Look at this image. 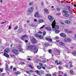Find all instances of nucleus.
Returning a JSON list of instances; mask_svg holds the SVG:
<instances>
[{
    "label": "nucleus",
    "mask_w": 76,
    "mask_h": 76,
    "mask_svg": "<svg viewBox=\"0 0 76 76\" xmlns=\"http://www.w3.org/2000/svg\"><path fill=\"white\" fill-rule=\"evenodd\" d=\"M28 49V50H34V54H36L37 53V51H38V49L37 47V46H29L27 47Z\"/></svg>",
    "instance_id": "nucleus-1"
},
{
    "label": "nucleus",
    "mask_w": 76,
    "mask_h": 76,
    "mask_svg": "<svg viewBox=\"0 0 76 76\" xmlns=\"http://www.w3.org/2000/svg\"><path fill=\"white\" fill-rule=\"evenodd\" d=\"M45 39L46 40H47V41H50L51 42H52V39H50L49 38H48L46 37H45Z\"/></svg>",
    "instance_id": "nucleus-7"
},
{
    "label": "nucleus",
    "mask_w": 76,
    "mask_h": 76,
    "mask_svg": "<svg viewBox=\"0 0 76 76\" xmlns=\"http://www.w3.org/2000/svg\"><path fill=\"white\" fill-rule=\"evenodd\" d=\"M18 26H16L14 28V30H16V29H18Z\"/></svg>",
    "instance_id": "nucleus-44"
},
{
    "label": "nucleus",
    "mask_w": 76,
    "mask_h": 76,
    "mask_svg": "<svg viewBox=\"0 0 76 76\" xmlns=\"http://www.w3.org/2000/svg\"><path fill=\"white\" fill-rule=\"evenodd\" d=\"M21 73V72L18 71L17 72H15V75H19V74H20Z\"/></svg>",
    "instance_id": "nucleus-20"
},
{
    "label": "nucleus",
    "mask_w": 76,
    "mask_h": 76,
    "mask_svg": "<svg viewBox=\"0 0 76 76\" xmlns=\"http://www.w3.org/2000/svg\"><path fill=\"white\" fill-rule=\"evenodd\" d=\"M4 56L6 57H9V55H8L6 53H4Z\"/></svg>",
    "instance_id": "nucleus-16"
},
{
    "label": "nucleus",
    "mask_w": 76,
    "mask_h": 76,
    "mask_svg": "<svg viewBox=\"0 0 76 76\" xmlns=\"http://www.w3.org/2000/svg\"><path fill=\"white\" fill-rule=\"evenodd\" d=\"M19 32L20 33V32H22V29H20V30H19Z\"/></svg>",
    "instance_id": "nucleus-52"
},
{
    "label": "nucleus",
    "mask_w": 76,
    "mask_h": 76,
    "mask_svg": "<svg viewBox=\"0 0 76 76\" xmlns=\"http://www.w3.org/2000/svg\"><path fill=\"white\" fill-rule=\"evenodd\" d=\"M27 37V35H26V34L23 35L22 37L21 38L22 39V40H24V39H25V37Z\"/></svg>",
    "instance_id": "nucleus-12"
},
{
    "label": "nucleus",
    "mask_w": 76,
    "mask_h": 76,
    "mask_svg": "<svg viewBox=\"0 0 76 76\" xmlns=\"http://www.w3.org/2000/svg\"><path fill=\"white\" fill-rule=\"evenodd\" d=\"M18 49L20 52H21V51H22V52L23 53H24V51H25V50L21 48H18Z\"/></svg>",
    "instance_id": "nucleus-15"
},
{
    "label": "nucleus",
    "mask_w": 76,
    "mask_h": 76,
    "mask_svg": "<svg viewBox=\"0 0 76 76\" xmlns=\"http://www.w3.org/2000/svg\"><path fill=\"white\" fill-rule=\"evenodd\" d=\"M64 31L66 32H67L68 33L69 32V30H68V29H65Z\"/></svg>",
    "instance_id": "nucleus-33"
},
{
    "label": "nucleus",
    "mask_w": 76,
    "mask_h": 76,
    "mask_svg": "<svg viewBox=\"0 0 76 76\" xmlns=\"http://www.w3.org/2000/svg\"><path fill=\"white\" fill-rule=\"evenodd\" d=\"M68 12L67 11L64 10L63 12L62 13L64 16H65L66 17H68L69 16V14H68Z\"/></svg>",
    "instance_id": "nucleus-4"
},
{
    "label": "nucleus",
    "mask_w": 76,
    "mask_h": 76,
    "mask_svg": "<svg viewBox=\"0 0 76 76\" xmlns=\"http://www.w3.org/2000/svg\"><path fill=\"white\" fill-rule=\"evenodd\" d=\"M48 19H50V21L51 22L53 20V19H54V18H53V17L52 16H48Z\"/></svg>",
    "instance_id": "nucleus-6"
},
{
    "label": "nucleus",
    "mask_w": 76,
    "mask_h": 76,
    "mask_svg": "<svg viewBox=\"0 0 76 76\" xmlns=\"http://www.w3.org/2000/svg\"><path fill=\"white\" fill-rule=\"evenodd\" d=\"M60 23H61V24H62V25H64V23L63 22V21H60Z\"/></svg>",
    "instance_id": "nucleus-40"
},
{
    "label": "nucleus",
    "mask_w": 76,
    "mask_h": 76,
    "mask_svg": "<svg viewBox=\"0 0 76 76\" xmlns=\"http://www.w3.org/2000/svg\"><path fill=\"white\" fill-rule=\"evenodd\" d=\"M42 62V63H45V61L43 60Z\"/></svg>",
    "instance_id": "nucleus-57"
},
{
    "label": "nucleus",
    "mask_w": 76,
    "mask_h": 76,
    "mask_svg": "<svg viewBox=\"0 0 76 76\" xmlns=\"http://www.w3.org/2000/svg\"><path fill=\"white\" fill-rule=\"evenodd\" d=\"M33 5V4H32V2H30L29 4V5L30 6H32Z\"/></svg>",
    "instance_id": "nucleus-35"
},
{
    "label": "nucleus",
    "mask_w": 76,
    "mask_h": 76,
    "mask_svg": "<svg viewBox=\"0 0 76 76\" xmlns=\"http://www.w3.org/2000/svg\"><path fill=\"white\" fill-rule=\"evenodd\" d=\"M12 52L15 54H18V51L16 50H12Z\"/></svg>",
    "instance_id": "nucleus-11"
},
{
    "label": "nucleus",
    "mask_w": 76,
    "mask_h": 76,
    "mask_svg": "<svg viewBox=\"0 0 76 76\" xmlns=\"http://www.w3.org/2000/svg\"><path fill=\"white\" fill-rule=\"evenodd\" d=\"M44 11L46 13H48V10L47 9H45Z\"/></svg>",
    "instance_id": "nucleus-21"
},
{
    "label": "nucleus",
    "mask_w": 76,
    "mask_h": 76,
    "mask_svg": "<svg viewBox=\"0 0 76 76\" xmlns=\"http://www.w3.org/2000/svg\"><path fill=\"white\" fill-rule=\"evenodd\" d=\"M45 27V25H43L41 27H40V29H42V28H44Z\"/></svg>",
    "instance_id": "nucleus-36"
},
{
    "label": "nucleus",
    "mask_w": 76,
    "mask_h": 76,
    "mask_svg": "<svg viewBox=\"0 0 76 76\" xmlns=\"http://www.w3.org/2000/svg\"><path fill=\"white\" fill-rule=\"evenodd\" d=\"M47 75L48 76H51V74H47Z\"/></svg>",
    "instance_id": "nucleus-56"
},
{
    "label": "nucleus",
    "mask_w": 76,
    "mask_h": 76,
    "mask_svg": "<svg viewBox=\"0 0 76 76\" xmlns=\"http://www.w3.org/2000/svg\"><path fill=\"white\" fill-rule=\"evenodd\" d=\"M34 21H35V22H37V20L35 19L34 20Z\"/></svg>",
    "instance_id": "nucleus-60"
},
{
    "label": "nucleus",
    "mask_w": 76,
    "mask_h": 76,
    "mask_svg": "<svg viewBox=\"0 0 76 76\" xmlns=\"http://www.w3.org/2000/svg\"><path fill=\"white\" fill-rule=\"evenodd\" d=\"M28 60L29 61H31V58H29L28 59Z\"/></svg>",
    "instance_id": "nucleus-59"
},
{
    "label": "nucleus",
    "mask_w": 76,
    "mask_h": 76,
    "mask_svg": "<svg viewBox=\"0 0 76 76\" xmlns=\"http://www.w3.org/2000/svg\"><path fill=\"white\" fill-rule=\"evenodd\" d=\"M67 39L68 41L69 42V41H71V39H70L69 38H67Z\"/></svg>",
    "instance_id": "nucleus-42"
},
{
    "label": "nucleus",
    "mask_w": 76,
    "mask_h": 76,
    "mask_svg": "<svg viewBox=\"0 0 76 76\" xmlns=\"http://www.w3.org/2000/svg\"><path fill=\"white\" fill-rule=\"evenodd\" d=\"M39 64L40 66H42V65H43V64L42 63H39Z\"/></svg>",
    "instance_id": "nucleus-41"
},
{
    "label": "nucleus",
    "mask_w": 76,
    "mask_h": 76,
    "mask_svg": "<svg viewBox=\"0 0 76 76\" xmlns=\"http://www.w3.org/2000/svg\"><path fill=\"white\" fill-rule=\"evenodd\" d=\"M8 50H9V49H7L4 50V51L6 53H8Z\"/></svg>",
    "instance_id": "nucleus-27"
},
{
    "label": "nucleus",
    "mask_w": 76,
    "mask_h": 76,
    "mask_svg": "<svg viewBox=\"0 0 76 76\" xmlns=\"http://www.w3.org/2000/svg\"><path fill=\"white\" fill-rule=\"evenodd\" d=\"M45 34H46V32H45V31H44L43 32V35L44 36L45 35Z\"/></svg>",
    "instance_id": "nucleus-43"
},
{
    "label": "nucleus",
    "mask_w": 76,
    "mask_h": 76,
    "mask_svg": "<svg viewBox=\"0 0 76 76\" xmlns=\"http://www.w3.org/2000/svg\"><path fill=\"white\" fill-rule=\"evenodd\" d=\"M38 33H39V34H42V32L41 31H39L38 32Z\"/></svg>",
    "instance_id": "nucleus-45"
},
{
    "label": "nucleus",
    "mask_w": 76,
    "mask_h": 76,
    "mask_svg": "<svg viewBox=\"0 0 76 76\" xmlns=\"http://www.w3.org/2000/svg\"><path fill=\"white\" fill-rule=\"evenodd\" d=\"M8 29H11V26H9Z\"/></svg>",
    "instance_id": "nucleus-55"
},
{
    "label": "nucleus",
    "mask_w": 76,
    "mask_h": 76,
    "mask_svg": "<svg viewBox=\"0 0 76 76\" xmlns=\"http://www.w3.org/2000/svg\"><path fill=\"white\" fill-rule=\"evenodd\" d=\"M72 53L73 54V56H76V52L75 51H74L72 52Z\"/></svg>",
    "instance_id": "nucleus-22"
},
{
    "label": "nucleus",
    "mask_w": 76,
    "mask_h": 76,
    "mask_svg": "<svg viewBox=\"0 0 76 76\" xmlns=\"http://www.w3.org/2000/svg\"><path fill=\"white\" fill-rule=\"evenodd\" d=\"M6 45H9V44H8V43H6Z\"/></svg>",
    "instance_id": "nucleus-63"
},
{
    "label": "nucleus",
    "mask_w": 76,
    "mask_h": 76,
    "mask_svg": "<svg viewBox=\"0 0 76 76\" xmlns=\"http://www.w3.org/2000/svg\"><path fill=\"white\" fill-rule=\"evenodd\" d=\"M72 31H69V32L68 33H72Z\"/></svg>",
    "instance_id": "nucleus-58"
},
{
    "label": "nucleus",
    "mask_w": 76,
    "mask_h": 76,
    "mask_svg": "<svg viewBox=\"0 0 76 76\" xmlns=\"http://www.w3.org/2000/svg\"><path fill=\"white\" fill-rule=\"evenodd\" d=\"M36 40H35V39L34 37L33 38L32 40V42H33V43H35L36 42Z\"/></svg>",
    "instance_id": "nucleus-17"
},
{
    "label": "nucleus",
    "mask_w": 76,
    "mask_h": 76,
    "mask_svg": "<svg viewBox=\"0 0 76 76\" xmlns=\"http://www.w3.org/2000/svg\"><path fill=\"white\" fill-rule=\"evenodd\" d=\"M1 72H3V70L2 69H0Z\"/></svg>",
    "instance_id": "nucleus-61"
},
{
    "label": "nucleus",
    "mask_w": 76,
    "mask_h": 76,
    "mask_svg": "<svg viewBox=\"0 0 76 76\" xmlns=\"http://www.w3.org/2000/svg\"><path fill=\"white\" fill-rule=\"evenodd\" d=\"M65 22L66 24H69L70 23V21H69V20H66L65 21Z\"/></svg>",
    "instance_id": "nucleus-14"
},
{
    "label": "nucleus",
    "mask_w": 76,
    "mask_h": 76,
    "mask_svg": "<svg viewBox=\"0 0 76 76\" xmlns=\"http://www.w3.org/2000/svg\"><path fill=\"white\" fill-rule=\"evenodd\" d=\"M70 73L71 75H73V71L72 70H71L70 71Z\"/></svg>",
    "instance_id": "nucleus-30"
},
{
    "label": "nucleus",
    "mask_w": 76,
    "mask_h": 76,
    "mask_svg": "<svg viewBox=\"0 0 76 76\" xmlns=\"http://www.w3.org/2000/svg\"><path fill=\"white\" fill-rule=\"evenodd\" d=\"M34 72V71L32 70H29L28 71H26V73H28V74H29V73H30V72Z\"/></svg>",
    "instance_id": "nucleus-18"
},
{
    "label": "nucleus",
    "mask_w": 76,
    "mask_h": 76,
    "mask_svg": "<svg viewBox=\"0 0 76 76\" xmlns=\"http://www.w3.org/2000/svg\"><path fill=\"white\" fill-rule=\"evenodd\" d=\"M57 10H58V11H60V8H57Z\"/></svg>",
    "instance_id": "nucleus-53"
},
{
    "label": "nucleus",
    "mask_w": 76,
    "mask_h": 76,
    "mask_svg": "<svg viewBox=\"0 0 76 76\" xmlns=\"http://www.w3.org/2000/svg\"><path fill=\"white\" fill-rule=\"evenodd\" d=\"M37 67L38 69H39V70H41V69H42V67H41L40 66L38 65L37 66Z\"/></svg>",
    "instance_id": "nucleus-19"
},
{
    "label": "nucleus",
    "mask_w": 76,
    "mask_h": 76,
    "mask_svg": "<svg viewBox=\"0 0 76 76\" xmlns=\"http://www.w3.org/2000/svg\"><path fill=\"white\" fill-rule=\"evenodd\" d=\"M52 51H51V49H49L48 52L49 53H50V54H52Z\"/></svg>",
    "instance_id": "nucleus-31"
},
{
    "label": "nucleus",
    "mask_w": 76,
    "mask_h": 76,
    "mask_svg": "<svg viewBox=\"0 0 76 76\" xmlns=\"http://www.w3.org/2000/svg\"><path fill=\"white\" fill-rule=\"evenodd\" d=\"M28 58H32V56H28L27 57Z\"/></svg>",
    "instance_id": "nucleus-46"
},
{
    "label": "nucleus",
    "mask_w": 76,
    "mask_h": 76,
    "mask_svg": "<svg viewBox=\"0 0 76 76\" xmlns=\"http://www.w3.org/2000/svg\"><path fill=\"white\" fill-rule=\"evenodd\" d=\"M16 70V68H14L13 69V70L14 71H15V70Z\"/></svg>",
    "instance_id": "nucleus-48"
},
{
    "label": "nucleus",
    "mask_w": 76,
    "mask_h": 76,
    "mask_svg": "<svg viewBox=\"0 0 76 76\" xmlns=\"http://www.w3.org/2000/svg\"><path fill=\"white\" fill-rule=\"evenodd\" d=\"M51 26L52 28V31H55L57 29L59 28V26H56V21L55 20L53 21L52 23L51 24Z\"/></svg>",
    "instance_id": "nucleus-2"
},
{
    "label": "nucleus",
    "mask_w": 76,
    "mask_h": 76,
    "mask_svg": "<svg viewBox=\"0 0 76 76\" xmlns=\"http://www.w3.org/2000/svg\"><path fill=\"white\" fill-rule=\"evenodd\" d=\"M69 63L70 64V67H73V66L72 65V63H71V62H70Z\"/></svg>",
    "instance_id": "nucleus-34"
},
{
    "label": "nucleus",
    "mask_w": 76,
    "mask_h": 76,
    "mask_svg": "<svg viewBox=\"0 0 76 76\" xmlns=\"http://www.w3.org/2000/svg\"><path fill=\"white\" fill-rule=\"evenodd\" d=\"M53 76H57V75H56L55 74H53Z\"/></svg>",
    "instance_id": "nucleus-64"
},
{
    "label": "nucleus",
    "mask_w": 76,
    "mask_h": 76,
    "mask_svg": "<svg viewBox=\"0 0 76 76\" xmlns=\"http://www.w3.org/2000/svg\"><path fill=\"white\" fill-rule=\"evenodd\" d=\"M40 72L42 74H44V71H41Z\"/></svg>",
    "instance_id": "nucleus-37"
},
{
    "label": "nucleus",
    "mask_w": 76,
    "mask_h": 76,
    "mask_svg": "<svg viewBox=\"0 0 76 76\" xmlns=\"http://www.w3.org/2000/svg\"><path fill=\"white\" fill-rule=\"evenodd\" d=\"M60 32V31L57 29L55 30V33L56 34H58Z\"/></svg>",
    "instance_id": "nucleus-23"
},
{
    "label": "nucleus",
    "mask_w": 76,
    "mask_h": 76,
    "mask_svg": "<svg viewBox=\"0 0 76 76\" xmlns=\"http://www.w3.org/2000/svg\"><path fill=\"white\" fill-rule=\"evenodd\" d=\"M34 8L33 7L30 8H29L27 11V13L28 15H29L30 14H31V13L33 12Z\"/></svg>",
    "instance_id": "nucleus-3"
},
{
    "label": "nucleus",
    "mask_w": 76,
    "mask_h": 76,
    "mask_svg": "<svg viewBox=\"0 0 76 76\" xmlns=\"http://www.w3.org/2000/svg\"><path fill=\"white\" fill-rule=\"evenodd\" d=\"M42 68H43V69H45V68L44 66H42Z\"/></svg>",
    "instance_id": "nucleus-62"
},
{
    "label": "nucleus",
    "mask_w": 76,
    "mask_h": 76,
    "mask_svg": "<svg viewBox=\"0 0 76 76\" xmlns=\"http://www.w3.org/2000/svg\"><path fill=\"white\" fill-rule=\"evenodd\" d=\"M37 22L38 23H42V22H44V21L43 20L39 19L37 20Z\"/></svg>",
    "instance_id": "nucleus-9"
},
{
    "label": "nucleus",
    "mask_w": 76,
    "mask_h": 76,
    "mask_svg": "<svg viewBox=\"0 0 76 76\" xmlns=\"http://www.w3.org/2000/svg\"><path fill=\"white\" fill-rule=\"evenodd\" d=\"M57 52L58 53V54L57 55H60V51L58 50H57Z\"/></svg>",
    "instance_id": "nucleus-29"
},
{
    "label": "nucleus",
    "mask_w": 76,
    "mask_h": 76,
    "mask_svg": "<svg viewBox=\"0 0 76 76\" xmlns=\"http://www.w3.org/2000/svg\"><path fill=\"white\" fill-rule=\"evenodd\" d=\"M25 42H28V41L27 40H25Z\"/></svg>",
    "instance_id": "nucleus-54"
},
{
    "label": "nucleus",
    "mask_w": 76,
    "mask_h": 76,
    "mask_svg": "<svg viewBox=\"0 0 76 76\" xmlns=\"http://www.w3.org/2000/svg\"><path fill=\"white\" fill-rule=\"evenodd\" d=\"M31 26H32L33 27H35V25L34 23H33L30 25Z\"/></svg>",
    "instance_id": "nucleus-25"
},
{
    "label": "nucleus",
    "mask_w": 76,
    "mask_h": 76,
    "mask_svg": "<svg viewBox=\"0 0 76 76\" xmlns=\"http://www.w3.org/2000/svg\"><path fill=\"white\" fill-rule=\"evenodd\" d=\"M64 41L65 42H67L68 41L67 39H64Z\"/></svg>",
    "instance_id": "nucleus-39"
},
{
    "label": "nucleus",
    "mask_w": 76,
    "mask_h": 76,
    "mask_svg": "<svg viewBox=\"0 0 76 76\" xmlns=\"http://www.w3.org/2000/svg\"><path fill=\"white\" fill-rule=\"evenodd\" d=\"M68 10H69V12L70 13H72V10H71V9L69 8L68 9Z\"/></svg>",
    "instance_id": "nucleus-28"
},
{
    "label": "nucleus",
    "mask_w": 76,
    "mask_h": 76,
    "mask_svg": "<svg viewBox=\"0 0 76 76\" xmlns=\"http://www.w3.org/2000/svg\"><path fill=\"white\" fill-rule=\"evenodd\" d=\"M40 73V72H39L38 71V70H37V73L38 74L39 73Z\"/></svg>",
    "instance_id": "nucleus-47"
},
{
    "label": "nucleus",
    "mask_w": 76,
    "mask_h": 76,
    "mask_svg": "<svg viewBox=\"0 0 76 76\" xmlns=\"http://www.w3.org/2000/svg\"><path fill=\"white\" fill-rule=\"evenodd\" d=\"M62 68V67L61 66H59V69H61Z\"/></svg>",
    "instance_id": "nucleus-49"
},
{
    "label": "nucleus",
    "mask_w": 76,
    "mask_h": 76,
    "mask_svg": "<svg viewBox=\"0 0 76 76\" xmlns=\"http://www.w3.org/2000/svg\"><path fill=\"white\" fill-rule=\"evenodd\" d=\"M45 29H47V30H48V31H51V28L49 27H46Z\"/></svg>",
    "instance_id": "nucleus-13"
},
{
    "label": "nucleus",
    "mask_w": 76,
    "mask_h": 76,
    "mask_svg": "<svg viewBox=\"0 0 76 76\" xmlns=\"http://www.w3.org/2000/svg\"><path fill=\"white\" fill-rule=\"evenodd\" d=\"M7 22V21H5L4 22H3L1 23V24H4V23H6Z\"/></svg>",
    "instance_id": "nucleus-38"
},
{
    "label": "nucleus",
    "mask_w": 76,
    "mask_h": 76,
    "mask_svg": "<svg viewBox=\"0 0 76 76\" xmlns=\"http://www.w3.org/2000/svg\"><path fill=\"white\" fill-rule=\"evenodd\" d=\"M38 16H39L38 12H36L34 15V17H35V18H37V17H38Z\"/></svg>",
    "instance_id": "nucleus-10"
},
{
    "label": "nucleus",
    "mask_w": 76,
    "mask_h": 76,
    "mask_svg": "<svg viewBox=\"0 0 76 76\" xmlns=\"http://www.w3.org/2000/svg\"><path fill=\"white\" fill-rule=\"evenodd\" d=\"M59 64H60V65L62 64V63H61V61H60L59 62Z\"/></svg>",
    "instance_id": "nucleus-51"
},
{
    "label": "nucleus",
    "mask_w": 76,
    "mask_h": 76,
    "mask_svg": "<svg viewBox=\"0 0 76 76\" xmlns=\"http://www.w3.org/2000/svg\"><path fill=\"white\" fill-rule=\"evenodd\" d=\"M39 35L38 34H35L34 35L35 37H39Z\"/></svg>",
    "instance_id": "nucleus-26"
},
{
    "label": "nucleus",
    "mask_w": 76,
    "mask_h": 76,
    "mask_svg": "<svg viewBox=\"0 0 76 76\" xmlns=\"http://www.w3.org/2000/svg\"><path fill=\"white\" fill-rule=\"evenodd\" d=\"M5 69L7 71H9L10 70V69H9V66L7 64H6Z\"/></svg>",
    "instance_id": "nucleus-8"
},
{
    "label": "nucleus",
    "mask_w": 76,
    "mask_h": 76,
    "mask_svg": "<svg viewBox=\"0 0 76 76\" xmlns=\"http://www.w3.org/2000/svg\"><path fill=\"white\" fill-rule=\"evenodd\" d=\"M39 38H41V39H42V38H43V36H42L41 35H39Z\"/></svg>",
    "instance_id": "nucleus-32"
},
{
    "label": "nucleus",
    "mask_w": 76,
    "mask_h": 76,
    "mask_svg": "<svg viewBox=\"0 0 76 76\" xmlns=\"http://www.w3.org/2000/svg\"><path fill=\"white\" fill-rule=\"evenodd\" d=\"M59 44L61 45L64 46V43H63L62 42H59Z\"/></svg>",
    "instance_id": "nucleus-24"
},
{
    "label": "nucleus",
    "mask_w": 76,
    "mask_h": 76,
    "mask_svg": "<svg viewBox=\"0 0 76 76\" xmlns=\"http://www.w3.org/2000/svg\"><path fill=\"white\" fill-rule=\"evenodd\" d=\"M45 46L46 47H48V44H45Z\"/></svg>",
    "instance_id": "nucleus-50"
},
{
    "label": "nucleus",
    "mask_w": 76,
    "mask_h": 76,
    "mask_svg": "<svg viewBox=\"0 0 76 76\" xmlns=\"http://www.w3.org/2000/svg\"><path fill=\"white\" fill-rule=\"evenodd\" d=\"M60 36L61 37H63V38H66V35L64 33H62L60 34Z\"/></svg>",
    "instance_id": "nucleus-5"
}]
</instances>
